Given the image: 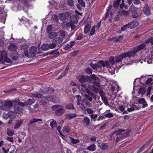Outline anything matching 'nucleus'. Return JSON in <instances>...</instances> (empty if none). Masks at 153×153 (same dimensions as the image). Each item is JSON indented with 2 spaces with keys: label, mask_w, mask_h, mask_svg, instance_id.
Wrapping results in <instances>:
<instances>
[{
  "label": "nucleus",
  "mask_w": 153,
  "mask_h": 153,
  "mask_svg": "<svg viewBox=\"0 0 153 153\" xmlns=\"http://www.w3.org/2000/svg\"><path fill=\"white\" fill-rule=\"evenodd\" d=\"M118 15L121 16H128L129 14V13L128 11L123 10H122L120 11H118Z\"/></svg>",
  "instance_id": "9b49d317"
},
{
  "label": "nucleus",
  "mask_w": 153,
  "mask_h": 153,
  "mask_svg": "<svg viewBox=\"0 0 153 153\" xmlns=\"http://www.w3.org/2000/svg\"><path fill=\"white\" fill-rule=\"evenodd\" d=\"M3 60L5 62L7 63H11L12 62V60L9 58H8L7 56Z\"/></svg>",
  "instance_id": "a18cd8bd"
},
{
  "label": "nucleus",
  "mask_w": 153,
  "mask_h": 153,
  "mask_svg": "<svg viewBox=\"0 0 153 153\" xmlns=\"http://www.w3.org/2000/svg\"><path fill=\"white\" fill-rule=\"evenodd\" d=\"M120 0H117L116 1H114V2L113 6L114 7H117L120 4Z\"/></svg>",
  "instance_id": "603ef678"
},
{
  "label": "nucleus",
  "mask_w": 153,
  "mask_h": 153,
  "mask_svg": "<svg viewBox=\"0 0 153 153\" xmlns=\"http://www.w3.org/2000/svg\"><path fill=\"white\" fill-rule=\"evenodd\" d=\"M153 80V79L152 78H149L147 79L145 82V83L146 85H148Z\"/></svg>",
  "instance_id": "774afa93"
},
{
  "label": "nucleus",
  "mask_w": 153,
  "mask_h": 153,
  "mask_svg": "<svg viewBox=\"0 0 153 153\" xmlns=\"http://www.w3.org/2000/svg\"><path fill=\"white\" fill-rule=\"evenodd\" d=\"M23 122V120L22 119L17 120L15 123L14 128L15 129H17L19 128L21 126Z\"/></svg>",
  "instance_id": "9d476101"
},
{
  "label": "nucleus",
  "mask_w": 153,
  "mask_h": 153,
  "mask_svg": "<svg viewBox=\"0 0 153 153\" xmlns=\"http://www.w3.org/2000/svg\"><path fill=\"white\" fill-rule=\"evenodd\" d=\"M146 45L144 43L139 44L138 46L134 48L133 50L129 51V52L132 57H134L136 54L140 50L143 49L145 47Z\"/></svg>",
  "instance_id": "7ed1b4c3"
},
{
  "label": "nucleus",
  "mask_w": 153,
  "mask_h": 153,
  "mask_svg": "<svg viewBox=\"0 0 153 153\" xmlns=\"http://www.w3.org/2000/svg\"><path fill=\"white\" fill-rule=\"evenodd\" d=\"M92 69L89 68H87L85 70V72H86V73L89 75L90 74H92Z\"/></svg>",
  "instance_id": "09e8293b"
},
{
  "label": "nucleus",
  "mask_w": 153,
  "mask_h": 153,
  "mask_svg": "<svg viewBox=\"0 0 153 153\" xmlns=\"http://www.w3.org/2000/svg\"><path fill=\"white\" fill-rule=\"evenodd\" d=\"M8 49L12 52L14 51H16L17 46L15 45L14 44H11L8 47Z\"/></svg>",
  "instance_id": "f3484780"
},
{
  "label": "nucleus",
  "mask_w": 153,
  "mask_h": 153,
  "mask_svg": "<svg viewBox=\"0 0 153 153\" xmlns=\"http://www.w3.org/2000/svg\"><path fill=\"white\" fill-rule=\"evenodd\" d=\"M48 33V38L50 39H53L57 35V33L55 32H50Z\"/></svg>",
  "instance_id": "2eb2a0df"
},
{
  "label": "nucleus",
  "mask_w": 153,
  "mask_h": 153,
  "mask_svg": "<svg viewBox=\"0 0 153 153\" xmlns=\"http://www.w3.org/2000/svg\"><path fill=\"white\" fill-rule=\"evenodd\" d=\"M96 27V26L95 25L93 26L91 28V31L89 33V35L90 36H91L93 35L95 32V28Z\"/></svg>",
  "instance_id": "2f4dec72"
},
{
  "label": "nucleus",
  "mask_w": 153,
  "mask_h": 153,
  "mask_svg": "<svg viewBox=\"0 0 153 153\" xmlns=\"http://www.w3.org/2000/svg\"><path fill=\"white\" fill-rule=\"evenodd\" d=\"M69 48H70V45L68 44H67L64 46L63 49L64 50H67Z\"/></svg>",
  "instance_id": "69168bd1"
},
{
  "label": "nucleus",
  "mask_w": 153,
  "mask_h": 153,
  "mask_svg": "<svg viewBox=\"0 0 153 153\" xmlns=\"http://www.w3.org/2000/svg\"><path fill=\"white\" fill-rule=\"evenodd\" d=\"M91 27V26L90 25L88 24L86 25L85 27L84 32L85 34L87 33L89 31Z\"/></svg>",
  "instance_id": "5701e85b"
},
{
  "label": "nucleus",
  "mask_w": 153,
  "mask_h": 153,
  "mask_svg": "<svg viewBox=\"0 0 153 153\" xmlns=\"http://www.w3.org/2000/svg\"><path fill=\"white\" fill-rule=\"evenodd\" d=\"M54 42L56 45L59 44L61 43L63 41L62 38L61 37H56L54 40Z\"/></svg>",
  "instance_id": "4be33fe9"
},
{
  "label": "nucleus",
  "mask_w": 153,
  "mask_h": 153,
  "mask_svg": "<svg viewBox=\"0 0 153 153\" xmlns=\"http://www.w3.org/2000/svg\"><path fill=\"white\" fill-rule=\"evenodd\" d=\"M63 26L66 28H69L71 26V23L65 22L63 23Z\"/></svg>",
  "instance_id": "37998d69"
},
{
  "label": "nucleus",
  "mask_w": 153,
  "mask_h": 153,
  "mask_svg": "<svg viewBox=\"0 0 153 153\" xmlns=\"http://www.w3.org/2000/svg\"><path fill=\"white\" fill-rule=\"evenodd\" d=\"M35 100L34 99H29L27 100L26 102V105H31L32 104L34 103Z\"/></svg>",
  "instance_id": "b1692460"
},
{
  "label": "nucleus",
  "mask_w": 153,
  "mask_h": 153,
  "mask_svg": "<svg viewBox=\"0 0 153 153\" xmlns=\"http://www.w3.org/2000/svg\"><path fill=\"white\" fill-rule=\"evenodd\" d=\"M128 24H126L123 25L122 27L121 28V31H124L126 30L127 28H128Z\"/></svg>",
  "instance_id": "5fc2aeb1"
},
{
  "label": "nucleus",
  "mask_w": 153,
  "mask_h": 153,
  "mask_svg": "<svg viewBox=\"0 0 153 153\" xmlns=\"http://www.w3.org/2000/svg\"><path fill=\"white\" fill-rule=\"evenodd\" d=\"M52 19L54 22H57L59 21V19L57 16L55 15H53L52 16Z\"/></svg>",
  "instance_id": "f704fd0d"
},
{
  "label": "nucleus",
  "mask_w": 153,
  "mask_h": 153,
  "mask_svg": "<svg viewBox=\"0 0 153 153\" xmlns=\"http://www.w3.org/2000/svg\"><path fill=\"white\" fill-rule=\"evenodd\" d=\"M15 110L17 113L19 114L22 113L23 111V109L22 108L20 107H17Z\"/></svg>",
  "instance_id": "473e14b6"
},
{
  "label": "nucleus",
  "mask_w": 153,
  "mask_h": 153,
  "mask_svg": "<svg viewBox=\"0 0 153 153\" xmlns=\"http://www.w3.org/2000/svg\"><path fill=\"white\" fill-rule=\"evenodd\" d=\"M13 106V103L11 101L6 100L4 105H0V109L2 110L7 111Z\"/></svg>",
  "instance_id": "39448f33"
},
{
  "label": "nucleus",
  "mask_w": 153,
  "mask_h": 153,
  "mask_svg": "<svg viewBox=\"0 0 153 153\" xmlns=\"http://www.w3.org/2000/svg\"><path fill=\"white\" fill-rule=\"evenodd\" d=\"M52 27L51 25H48L46 31L48 33H49L52 30Z\"/></svg>",
  "instance_id": "a19ab883"
},
{
  "label": "nucleus",
  "mask_w": 153,
  "mask_h": 153,
  "mask_svg": "<svg viewBox=\"0 0 153 153\" xmlns=\"http://www.w3.org/2000/svg\"><path fill=\"white\" fill-rule=\"evenodd\" d=\"M59 19L62 21L65 20L66 19V14L64 13H61L59 15Z\"/></svg>",
  "instance_id": "4468645a"
},
{
  "label": "nucleus",
  "mask_w": 153,
  "mask_h": 153,
  "mask_svg": "<svg viewBox=\"0 0 153 153\" xmlns=\"http://www.w3.org/2000/svg\"><path fill=\"white\" fill-rule=\"evenodd\" d=\"M123 37L122 36H120L117 38L116 39V38H112L111 39L113 40L114 39H115V40L114 42H117L120 40H121L123 39Z\"/></svg>",
  "instance_id": "4c0bfd02"
},
{
  "label": "nucleus",
  "mask_w": 153,
  "mask_h": 153,
  "mask_svg": "<svg viewBox=\"0 0 153 153\" xmlns=\"http://www.w3.org/2000/svg\"><path fill=\"white\" fill-rule=\"evenodd\" d=\"M100 62L103 66H105L106 65H108L109 63L108 61H106L105 62L103 61H99Z\"/></svg>",
  "instance_id": "c03bdc74"
},
{
  "label": "nucleus",
  "mask_w": 153,
  "mask_h": 153,
  "mask_svg": "<svg viewBox=\"0 0 153 153\" xmlns=\"http://www.w3.org/2000/svg\"><path fill=\"white\" fill-rule=\"evenodd\" d=\"M149 141L147 142L146 143L143 145L142 146V148L144 149V150L149 145Z\"/></svg>",
  "instance_id": "0e129e2a"
},
{
  "label": "nucleus",
  "mask_w": 153,
  "mask_h": 153,
  "mask_svg": "<svg viewBox=\"0 0 153 153\" xmlns=\"http://www.w3.org/2000/svg\"><path fill=\"white\" fill-rule=\"evenodd\" d=\"M146 91V90L144 88H142L139 89L138 92L140 94H143L145 93Z\"/></svg>",
  "instance_id": "de8ad7c7"
},
{
  "label": "nucleus",
  "mask_w": 153,
  "mask_h": 153,
  "mask_svg": "<svg viewBox=\"0 0 153 153\" xmlns=\"http://www.w3.org/2000/svg\"><path fill=\"white\" fill-rule=\"evenodd\" d=\"M50 125L52 128L55 127L56 126V123L55 121H52L50 122Z\"/></svg>",
  "instance_id": "79ce46f5"
},
{
  "label": "nucleus",
  "mask_w": 153,
  "mask_h": 153,
  "mask_svg": "<svg viewBox=\"0 0 153 153\" xmlns=\"http://www.w3.org/2000/svg\"><path fill=\"white\" fill-rule=\"evenodd\" d=\"M39 121H42V120L40 119H36L35 118H33V119L30 120V122L29 123L30 124H31L33 123H36Z\"/></svg>",
  "instance_id": "e433bc0d"
},
{
  "label": "nucleus",
  "mask_w": 153,
  "mask_h": 153,
  "mask_svg": "<svg viewBox=\"0 0 153 153\" xmlns=\"http://www.w3.org/2000/svg\"><path fill=\"white\" fill-rule=\"evenodd\" d=\"M0 54V62H1L7 56V53L5 50H3L1 52Z\"/></svg>",
  "instance_id": "1a4fd4ad"
},
{
  "label": "nucleus",
  "mask_w": 153,
  "mask_h": 153,
  "mask_svg": "<svg viewBox=\"0 0 153 153\" xmlns=\"http://www.w3.org/2000/svg\"><path fill=\"white\" fill-rule=\"evenodd\" d=\"M63 128L64 129V132L67 133H69L70 132V131L69 128L64 127Z\"/></svg>",
  "instance_id": "e2e57ef3"
},
{
  "label": "nucleus",
  "mask_w": 153,
  "mask_h": 153,
  "mask_svg": "<svg viewBox=\"0 0 153 153\" xmlns=\"http://www.w3.org/2000/svg\"><path fill=\"white\" fill-rule=\"evenodd\" d=\"M127 24H128V28L132 29L134 28V25L132 22L128 23Z\"/></svg>",
  "instance_id": "6e6d98bb"
},
{
  "label": "nucleus",
  "mask_w": 153,
  "mask_h": 153,
  "mask_svg": "<svg viewBox=\"0 0 153 153\" xmlns=\"http://www.w3.org/2000/svg\"><path fill=\"white\" fill-rule=\"evenodd\" d=\"M8 116L9 118L11 119H14L16 117V114L14 112L12 111H10L8 113Z\"/></svg>",
  "instance_id": "412c9836"
},
{
  "label": "nucleus",
  "mask_w": 153,
  "mask_h": 153,
  "mask_svg": "<svg viewBox=\"0 0 153 153\" xmlns=\"http://www.w3.org/2000/svg\"><path fill=\"white\" fill-rule=\"evenodd\" d=\"M90 120L87 117H85L84 118L83 120V123L84 125L86 126H88L89 125Z\"/></svg>",
  "instance_id": "6ab92c4d"
},
{
  "label": "nucleus",
  "mask_w": 153,
  "mask_h": 153,
  "mask_svg": "<svg viewBox=\"0 0 153 153\" xmlns=\"http://www.w3.org/2000/svg\"><path fill=\"white\" fill-rule=\"evenodd\" d=\"M48 44H43L41 46V48L42 50L46 51L49 49Z\"/></svg>",
  "instance_id": "cd10ccee"
},
{
  "label": "nucleus",
  "mask_w": 153,
  "mask_h": 153,
  "mask_svg": "<svg viewBox=\"0 0 153 153\" xmlns=\"http://www.w3.org/2000/svg\"><path fill=\"white\" fill-rule=\"evenodd\" d=\"M7 140L13 143L14 142L13 138V137H7Z\"/></svg>",
  "instance_id": "052dcab7"
},
{
  "label": "nucleus",
  "mask_w": 153,
  "mask_h": 153,
  "mask_svg": "<svg viewBox=\"0 0 153 153\" xmlns=\"http://www.w3.org/2000/svg\"><path fill=\"white\" fill-rule=\"evenodd\" d=\"M52 108L53 110L56 111L55 114L58 116H60L62 115L65 112V110L62 106L59 105H53Z\"/></svg>",
  "instance_id": "f03ea898"
},
{
  "label": "nucleus",
  "mask_w": 153,
  "mask_h": 153,
  "mask_svg": "<svg viewBox=\"0 0 153 153\" xmlns=\"http://www.w3.org/2000/svg\"><path fill=\"white\" fill-rule=\"evenodd\" d=\"M94 81V82H93L94 85L98 87H100V83L99 78L97 79Z\"/></svg>",
  "instance_id": "bb28decb"
},
{
  "label": "nucleus",
  "mask_w": 153,
  "mask_h": 153,
  "mask_svg": "<svg viewBox=\"0 0 153 153\" xmlns=\"http://www.w3.org/2000/svg\"><path fill=\"white\" fill-rule=\"evenodd\" d=\"M132 57L129 51L125 52L121 54L115 56V60L116 62H120L122 61L123 59L126 57L129 58Z\"/></svg>",
  "instance_id": "20e7f679"
},
{
  "label": "nucleus",
  "mask_w": 153,
  "mask_h": 153,
  "mask_svg": "<svg viewBox=\"0 0 153 153\" xmlns=\"http://www.w3.org/2000/svg\"><path fill=\"white\" fill-rule=\"evenodd\" d=\"M32 95L34 97L40 99H42L43 97V95L40 93L33 94Z\"/></svg>",
  "instance_id": "393cba45"
},
{
  "label": "nucleus",
  "mask_w": 153,
  "mask_h": 153,
  "mask_svg": "<svg viewBox=\"0 0 153 153\" xmlns=\"http://www.w3.org/2000/svg\"><path fill=\"white\" fill-rule=\"evenodd\" d=\"M67 4L69 6L72 7L74 6V1L73 0H68Z\"/></svg>",
  "instance_id": "8fccbe9b"
},
{
  "label": "nucleus",
  "mask_w": 153,
  "mask_h": 153,
  "mask_svg": "<svg viewBox=\"0 0 153 153\" xmlns=\"http://www.w3.org/2000/svg\"><path fill=\"white\" fill-rule=\"evenodd\" d=\"M109 61L112 64H114L116 62L115 59H114V57L112 56L109 58Z\"/></svg>",
  "instance_id": "3c124183"
},
{
  "label": "nucleus",
  "mask_w": 153,
  "mask_h": 153,
  "mask_svg": "<svg viewBox=\"0 0 153 153\" xmlns=\"http://www.w3.org/2000/svg\"><path fill=\"white\" fill-rule=\"evenodd\" d=\"M37 50V48L34 46L31 47L29 49V53L31 54H34Z\"/></svg>",
  "instance_id": "aec40b11"
},
{
  "label": "nucleus",
  "mask_w": 153,
  "mask_h": 153,
  "mask_svg": "<svg viewBox=\"0 0 153 153\" xmlns=\"http://www.w3.org/2000/svg\"><path fill=\"white\" fill-rule=\"evenodd\" d=\"M86 111H87L88 113L89 114H92L93 113L94 111L91 109L87 108Z\"/></svg>",
  "instance_id": "680f3d73"
},
{
  "label": "nucleus",
  "mask_w": 153,
  "mask_h": 153,
  "mask_svg": "<svg viewBox=\"0 0 153 153\" xmlns=\"http://www.w3.org/2000/svg\"><path fill=\"white\" fill-rule=\"evenodd\" d=\"M108 147V146L106 143H102L100 146V149L103 150L106 149Z\"/></svg>",
  "instance_id": "7c9ffc66"
},
{
  "label": "nucleus",
  "mask_w": 153,
  "mask_h": 153,
  "mask_svg": "<svg viewBox=\"0 0 153 153\" xmlns=\"http://www.w3.org/2000/svg\"><path fill=\"white\" fill-rule=\"evenodd\" d=\"M77 115L75 113L71 114L70 113L66 115L65 118L68 120H71L76 117Z\"/></svg>",
  "instance_id": "f8f14e48"
},
{
  "label": "nucleus",
  "mask_w": 153,
  "mask_h": 153,
  "mask_svg": "<svg viewBox=\"0 0 153 153\" xmlns=\"http://www.w3.org/2000/svg\"><path fill=\"white\" fill-rule=\"evenodd\" d=\"M16 90V88H14L8 90H6L4 91V92L5 93H10Z\"/></svg>",
  "instance_id": "49530a36"
},
{
  "label": "nucleus",
  "mask_w": 153,
  "mask_h": 153,
  "mask_svg": "<svg viewBox=\"0 0 153 153\" xmlns=\"http://www.w3.org/2000/svg\"><path fill=\"white\" fill-rule=\"evenodd\" d=\"M82 34L81 33H80L79 35L77 36L76 39L78 40H79L82 39Z\"/></svg>",
  "instance_id": "338daca9"
},
{
  "label": "nucleus",
  "mask_w": 153,
  "mask_h": 153,
  "mask_svg": "<svg viewBox=\"0 0 153 153\" xmlns=\"http://www.w3.org/2000/svg\"><path fill=\"white\" fill-rule=\"evenodd\" d=\"M43 97L45 100L49 101H51L53 99V97L51 95L46 96Z\"/></svg>",
  "instance_id": "58836bf2"
},
{
  "label": "nucleus",
  "mask_w": 153,
  "mask_h": 153,
  "mask_svg": "<svg viewBox=\"0 0 153 153\" xmlns=\"http://www.w3.org/2000/svg\"><path fill=\"white\" fill-rule=\"evenodd\" d=\"M13 102L17 104L18 105L24 107L26 105L25 102V103L20 102L19 100H15L13 101Z\"/></svg>",
  "instance_id": "a211bd4d"
},
{
  "label": "nucleus",
  "mask_w": 153,
  "mask_h": 153,
  "mask_svg": "<svg viewBox=\"0 0 153 153\" xmlns=\"http://www.w3.org/2000/svg\"><path fill=\"white\" fill-rule=\"evenodd\" d=\"M143 10L144 14L146 15L147 16L149 15L150 14V10L148 6H146L143 8Z\"/></svg>",
  "instance_id": "ddd939ff"
},
{
  "label": "nucleus",
  "mask_w": 153,
  "mask_h": 153,
  "mask_svg": "<svg viewBox=\"0 0 153 153\" xmlns=\"http://www.w3.org/2000/svg\"><path fill=\"white\" fill-rule=\"evenodd\" d=\"M60 54V53L58 51V50L56 49L53 50L51 52H49L46 55H52L53 56H58Z\"/></svg>",
  "instance_id": "dca6fc26"
},
{
  "label": "nucleus",
  "mask_w": 153,
  "mask_h": 153,
  "mask_svg": "<svg viewBox=\"0 0 153 153\" xmlns=\"http://www.w3.org/2000/svg\"><path fill=\"white\" fill-rule=\"evenodd\" d=\"M10 57L13 60L16 61L19 57V54L17 51L12 52L10 54Z\"/></svg>",
  "instance_id": "6e6552de"
},
{
  "label": "nucleus",
  "mask_w": 153,
  "mask_h": 153,
  "mask_svg": "<svg viewBox=\"0 0 153 153\" xmlns=\"http://www.w3.org/2000/svg\"><path fill=\"white\" fill-rule=\"evenodd\" d=\"M75 97L77 99V104L78 105L81 104V97L79 95H77L75 96ZM81 105H82V104L81 103Z\"/></svg>",
  "instance_id": "c756f323"
},
{
  "label": "nucleus",
  "mask_w": 153,
  "mask_h": 153,
  "mask_svg": "<svg viewBox=\"0 0 153 153\" xmlns=\"http://www.w3.org/2000/svg\"><path fill=\"white\" fill-rule=\"evenodd\" d=\"M77 79L80 83V85L83 83L86 84L85 76L84 75H80L77 76L76 77Z\"/></svg>",
  "instance_id": "0eeeda50"
},
{
  "label": "nucleus",
  "mask_w": 153,
  "mask_h": 153,
  "mask_svg": "<svg viewBox=\"0 0 153 153\" xmlns=\"http://www.w3.org/2000/svg\"><path fill=\"white\" fill-rule=\"evenodd\" d=\"M71 142L73 144H76L79 142V140L77 139H74L71 137Z\"/></svg>",
  "instance_id": "72a5a7b5"
},
{
  "label": "nucleus",
  "mask_w": 153,
  "mask_h": 153,
  "mask_svg": "<svg viewBox=\"0 0 153 153\" xmlns=\"http://www.w3.org/2000/svg\"><path fill=\"white\" fill-rule=\"evenodd\" d=\"M65 107L66 108L70 109H75V108L73 104L71 103H69L65 105Z\"/></svg>",
  "instance_id": "c85d7f7f"
},
{
  "label": "nucleus",
  "mask_w": 153,
  "mask_h": 153,
  "mask_svg": "<svg viewBox=\"0 0 153 153\" xmlns=\"http://www.w3.org/2000/svg\"><path fill=\"white\" fill-rule=\"evenodd\" d=\"M96 146L94 144H92L88 147L87 149L91 151H94L96 150Z\"/></svg>",
  "instance_id": "a878e982"
},
{
  "label": "nucleus",
  "mask_w": 153,
  "mask_h": 153,
  "mask_svg": "<svg viewBox=\"0 0 153 153\" xmlns=\"http://www.w3.org/2000/svg\"><path fill=\"white\" fill-rule=\"evenodd\" d=\"M91 66L94 70H97L99 67V65L97 64L92 63L91 64Z\"/></svg>",
  "instance_id": "ea45409f"
},
{
  "label": "nucleus",
  "mask_w": 153,
  "mask_h": 153,
  "mask_svg": "<svg viewBox=\"0 0 153 153\" xmlns=\"http://www.w3.org/2000/svg\"><path fill=\"white\" fill-rule=\"evenodd\" d=\"M78 1L79 4L82 7H84L85 5V3L83 0H78Z\"/></svg>",
  "instance_id": "864d4df0"
},
{
  "label": "nucleus",
  "mask_w": 153,
  "mask_h": 153,
  "mask_svg": "<svg viewBox=\"0 0 153 153\" xmlns=\"http://www.w3.org/2000/svg\"><path fill=\"white\" fill-rule=\"evenodd\" d=\"M151 89H152L151 87L149 86L148 88V89L147 91V96H148L149 97H150V92H151Z\"/></svg>",
  "instance_id": "13d9d810"
},
{
  "label": "nucleus",
  "mask_w": 153,
  "mask_h": 153,
  "mask_svg": "<svg viewBox=\"0 0 153 153\" xmlns=\"http://www.w3.org/2000/svg\"><path fill=\"white\" fill-rule=\"evenodd\" d=\"M138 102L139 104H142L146 102L144 99V98H140L138 100Z\"/></svg>",
  "instance_id": "bf43d9fd"
},
{
  "label": "nucleus",
  "mask_w": 153,
  "mask_h": 153,
  "mask_svg": "<svg viewBox=\"0 0 153 153\" xmlns=\"http://www.w3.org/2000/svg\"><path fill=\"white\" fill-rule=\"evenodd\" d=\"M7 134L8 136H13L14 134V131L12 129H10L9 130H7Z\"/></svg>",
  "instance_id": "c9c22d12"
},
{
  "label": "nucleus",
  "mask_w": 153,
  "mask_h": 153,
  "mask_svg": "<svg viewBox=\"0 0 153 153\" xmlns=\"http://www.w3.org/2000/svg\"><path fill=\"white\" fill-rule=\"evenodd\" d=\"M81 86L82 87V88L81 89V91L83 92L86 93L87 94H85L86 98L88 99L89 101H92L93 98L94 96L93 94L87 88L86 84L82 83Z\"/></svg>",
  "instance_id": "f257e3e1"
},
{
  "label": "nucleus",
  "mask_w": 153,
  "mask_h": 153,
  "mask_svg": "<svg viewBox=\"0 0 153 153\" xmlns=\"http://www.w3.org/2000/svg\"><path fill=\"white\" fill-rule=\"evenodd\" d=\"M48 45L49 46V49H53L56 46V44L55 43H52Z\"/></svg>",
  "instance_id": "4d7b16f0"
},
{
  "label": "nucleus",
  "mask_w": 153,
  "mask_h": 153,
  "mask_svg": "<svg viewBox=\"0 0 153 153\" xmlns=\"http://www.w3.org/2000/svg\"><path fill=\"white\" fill-rule=\"evenodd\" d=\"M125 131V130L119 129L117 131V134L118 135H121V137H122L123 139L124 138L128 136V132H124L122 133L123 132Z\"/></svg>",
  "instance_id": "423d86ee"
}]
</instances>
